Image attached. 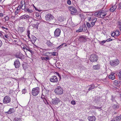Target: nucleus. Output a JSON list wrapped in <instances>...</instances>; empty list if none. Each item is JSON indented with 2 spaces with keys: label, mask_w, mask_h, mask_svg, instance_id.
I'll return each mask as SVG.
<instances>
[{
  "label": "nucleus",
  "mask_w": 121,
  "mask_h": 121,
  "mask_svg": "<svg viewBox=\"0 0 121 121\" xmlns=\"http://www.w3.org/2000/svg\"><path fill=\"white\" fill-rule=\"evenodd\" d=\"M23 2H21V4L22 5H21V8L23 10H25L26 9V5L25 4V2H24V4H23Z\"/></svg>",
  "instance_id": "26"
},
{
  "label": "nucleus",
  "mask_w": 121,
  "mask_h": 121,
  "mask_svg": "<svg viewBox=\"0 0 121 121\" xmlns=\"http://www.w3.org/2000/svg\"><path fill=\"white\" fill-rule=\"evenodd\" d=\"M117 75L118 76V77L121 78V70L119 72L117 73Z\"/></svg>",
  "instance_id": "44"
},
{
  "label": "nucleus",
  "mask_w": 121,
  "mask_h": 121,
  "mask_svg": "<svg viewBox=\"0 0 121 121\" xmlns=\"http://www.w3.org/2000/svg\"><path fill=\"white\" fill-rule=\"evenodd\" d=\"M33 43H35L36 41L37 38L34 36L32 35L29 38Z\"/></svg>",
  "instance_id": "14"
},
{
  "label": "nucleus",
  "mask_w": 121,
  "mask_h": 121,
  "mask_svg": "<svg viewBox=\"0 0 121 121\" xmlns=\"http://www.w3.org/2000/svg\"><path fill=\"white\" fill-rule=\"evenodd\" d=\"M25 11L26 12L31 13L33 12V10L30 9V7L28 8H27L25 10Z\"/></svg>",
  "instance_id": "27"
},
{
  "label": "nucleus",
  "mask_w": 121,
  "mask_h": 121,
  "mask_svg": "<svg viewBox=\"0 0 121 121\" xmlns=\"http://www.w3.org/2000/svg\"><path fill=\"white\" fill-rule=\"evenodd\" d=\"M115 35L116 36H118L120 34V32L118 30H116L115 32Z\"/></svg>",
  "instance_id": "37"
},
{
  "label": "nucleus",
  "mask_w": 121,
  "mask_h": 121,
  "mask_svg": "<svg viewBox=\"0 0 121 121\" xmlns=\"http://www.w3.org/2000/svg\"><path fill=\"white\" fill-rule=\"evenodd\" d=\"M83 25L82 26H80L79 28V29L78 30H76V32H82L83 30Z\"/></svg>",
  "instance_id": "31"
},
{
  "label": "nucleus",
  "mask_w": 121,
  "mask_h": 121,
  "mask_svg": "<svg viewBox=\"0 0 121 121\" xmlns=\"http://www.w3.org/2000/svg\"><path fill=\"white\" fill-rule=\"evenodd\" d=\"M19 19L20 20L22 19V20H26L24 15L20 17Z\"/></svg>",
  "instance_id": "39"
},
{
  "label": "nucleus",
  "mask_w": 121,
  "mask_h": 121,
  "mask_svg": "<svg viewBox=\"0 0 121 121\" xmlns=\"http://www.w3.org/2000/svg\"><path fill=\"white\" fill-rule=\"evenodd\" d=\"M95 87L94 85L93 84H92L88 86H87V88H89L88 89V91H89L90 90L95 88Z\"/></svg>",
  "instance_id": "19"
},
{
  "label": "nucleus",
  "mask_w": 121,
  "mask_h": 121,
  "mask_svg": "<svg viewBox=\"0 0 121 121\" xmlns=\"http://www.w3.org/2000/svg\"><path fill=\"white\" fill-rule=\"evenodd\" d=\"M39 87H37L33 88L32 91V94L34 96L37 95L39 92Z\"/></svg>",
  "instance_id": "3"
},
{
  "label": "nucleus",
  "mask_w": 121,
  "mask_h": 121,
  "mask_svg": "<svg viewBox=\"0 0 121 121\" xmlns=\"http://www.w3.org/2000/svg\"><path fill=\"white\" fill-rule=\"evenodd\" d=\"M15 112L14 109V108H10L8 111V112H5V113H7V114H10L14 113Z\"/></svg>",
  "instance_id": "16"
},
{
  "label": "nucleus",
  "mask_w": 121,
  "mask_h": 121,
  "mask_svg": "<svg viewBox=\"0 0 121 121\" xmlns=\"http://www.w3.org/2000/svg\"><path fill=\"white\" fill-rule=\"evenodd\" d=\"M1 27L5 31H6L7 30H8V29L7 28H5L4 26H1Z\"/></svg>",
  "instance_id": "46"
},
{
  "label": "nucleus",
  "mask_w": 121,
  "mask_h": 121,
  "mask_svg": "<svg viewBox=\"0 0 121 121\" xmlns=\"http://www.w3.org/2000/svg\"><path fill=\"white\" fill-rule=\"evenodd\" d=\"M46 43L47 45L49 47H54L55 46V45L54 44L51 43L49 40H47Z\"/></svg>",
  "instance_id": "18"
},
{
  "label": "nucleus",
  "mask_w": 121,
  "mask_h": 121,
  "mask_svg": "<svg viewBox=\"0 0 121 121\" xmlns=\"http://www.w3.org/2000/svg\"><path fill=\"white\" fill-rule=\"evenodd\" d=\"M87 38L83 36L80 37L78 39V40L81 42H85Z\"/></svg>",
  "instance_id": "15"
},
{
  "label": "nucleus",
  "mask_w": 121,
  "mask_h": 121,
  "mask_svg": "<svg viewBox=\"0 0 121 121\" xmlns=\"http://www.w3.org/2000/svg\"><path fill=\"white\" fill-rule=\"evenodd\" d=\"M98 57L95 54L91 55L90 56V60L92 62H96L97 60Z\"/></svg>",
  "instance_id": "5"
},
{
  "label": "nucleus",
  "mask_w": 121,
  "mask_h": 121,
  "mask_svg": "<svg viewBox=\"0 0 121 121\" xmlns=\"http://www.w3.org/2000/svg\"><path fill=\"white\" fill-rule=\"evenodd\" d=\"M19 12V11H18L16 10L15 12V15H17L18 14V13Z\"/></svg>",
  "instance_id": "62"
},
{
  "label": "nucleus",
  "mask_w": 121,
  "mask_h": 121,
  "mask_svg": "<svg viewBox=\"0 0 121 121\" xmlns=\"http://www.w3.org/2000/svg\"><path fill=\"white\" fill-rule=\"evenodd\" d=\"M113 107L114 109L116 110L118 108L119 106L117 105L114 104L113 105Z\"/></svg>",
  "instance_id": "36"
},
{
  "label": "nucleus",
  "mask_w": 121,
  "mask_h": 121,
  "mask_svg": "<svg viewBox=\"0 0 121 121\" xmlns=\"http://www.w3.org/2000/svg\"><path fill=\"white\" fill-rule=\"evenodd\" d=\"M61 30L59 28L56 29L54 31V36L55 37L59 36L60 34Z\"/></svg>",
  "instance_id": "11"
},
{
  "label": "nucleus",
  "mask_w": 121,
  "mask_h": 121,
  "mask_svg": "<svg viewBox=\"0 0 121 121\" xmlns=\"http://www.w3.org/2000/svg\"><path fill=\"white\" fill-rule=\"evenodd\" d=\"M26 50V52H27V51H29L30 52V53L32 54L34 53V52L32 51L30 48L28 47H27Z\"/></svg>",
  "instance_id": "34"
},
{
  "label": "nucleus",
  "mask_w": 121,
  "mask_h": 121,
  "mask_svg": "<svg viewBox=\"0 0 121 121\" xmlns=\"http://www.w3.org/2000/svg\"><path fill=\"white\" fill-rule=\"evenodd\" d=\"M90 22L91 23V27H92L94 26V25H95V23L94 22Z\"/></svg>",
  "instance_id": "59"
},
{
  "label": "nucleus",
  "mask_w": 121,
  "mask_h": 121,
  "mask_svg": "<svg viewBox=\"0 0 121 121\" xmlns=\"http://www.w3.org/2000/svg\"><path fill=\"white\" fill-rule=\"evenodd\" d=\"M41 59L42 60H45L46 61H47L49 60V57L48 56L45 57H41Z\"/></svg>",
  "instance_id": "30"
},
{
  "label": "nucleus",
  "mask_w": 121,
  "mask_h": 121,
  "mask_svg": "<svg viewBox=\"0 0 121 121\" xmlns=\"http://www.w3.org/2000/svg\"><path fill=\"white\" fill-rule=\"evenodd\" d=\"M107 13L105 12L100 11V17L104 18L106 15Z\"/></svg>",
  "instance_id": "13"
},
{
  "label": "nucleus",
  "mask_w": 121,
  "mask_h": 121,
  "mask_svg": "<svg viewBox=\"0 0 121 121\" xmlns=\"http://www.w3.org/2000/svg\"><path fill=\"white\" fill-rule=\"evenodd\" d=\"M23 69L26 70L27 68V64L25 62H24L22 65Z\"/></svg>",
  "instance_id": "25"
},
{
  "label": "nucleus",
  "mask_w": 121,
  "mask_h": 121,
  "mask_svg": "<svg viewBox=\"0 0 121 121\" xmlns=\"http://www.w3.org/2000/svg\"><path fill=\"white\" fill-rule=\"evenodd\" d=\"M14 65L16 68H18L20 67L21 64L18 59H17L15 60V61L14 62Z\"/></svg>",
  "instance_id": "10"
},
{
  "label": "nucleus",
  "mask_w": 121,
  "mask_h": 121,
  "mask_svg": "<svg viewBox=\"0 0 121 121\" xmlns=\"http://www.w3.org/2000/svg\"><path fill=\"white\" fill-rule=\"evenodd\" d=\"M51 53L52 54V55H53V56H56V52H52Z\"/></svg>",
  "instance_id": "60"
},
{
  "label": "nucleus",
  "mask_w": 121,
  "mask_h": 121,
  "mask_svg": "<svg viewBox=\"0 0 121 121\" xmlns=\"http://www.w3.org/2000/svg\"><path fill=\"white\" fill-rule=\"evenodd\" d=\"M67 3L68 4L70 5L71 4V2L70 0H68L67 1Z\"/></svg>",
  "instance_id": "56"
},
{
  "label": "nucleus",
  "mask_w": 121,
  "mask_h": 121,
  "mask_svg": "<svg viewBox=\"0 0 121 121\" xmlns=\"http://www.w3.org/2000/svg\"><path fill=\"white\" fill-rule=\"evenodd\" d=\"M118 82H119V85H121V78L118 77Z\"/></svg>",
  "instance_id": "45"
},
{
  "label": "nucleus",
  "mask_w": 121,
  "mask_h": 121,
  "mask_svg": "<svg viewBox=\"0 0 121 121\" xmlns=\"http://www.w3.org/2000/svg\"><path fill=\"white\" fill-rule=\"evenodd\" d=\"M88 118L89 121H95L96 119L94 116H89Z\"/></svg>",
  "instance_id": "21"
},
{
  "label": "nucleus",
  "mask_w": 121,
  "mask_h": 121,
  "mask_svg": "<svg viewBox=\"0 0 121 121\" xmlns=\"http://www.w3.org/2000/svg\"><path fill=\"white\" fill-rule=\"evenodd\" d=\"M17 29L18 32L21 33L25 30V28L24 27H18Z\"/></svg>",
  "instance_id": "20"
},
{
  "label": "nucleus",
  "mask_w": 121,
  "mask_h": 121,
  "mask_svg": "<svg viewBox=\"0 0 121 121\" xmlns=\"http://www.w3.org/2000/svg\"><path fill=\"white\" fill-rule=\"evenodd\" d=\"M83 25V27H84L83 28V31H86V30H87V28H86V26H85V25H84H84Z\"/></svg>",
  "instance_id": "51"
},
{
  "label": "nucleus",
  "mask_w": 121,
  "mask_h": 121,
  "mask_svg": "<svg viewBox=\"0 0 121 121\" xmlns=\"http://www.w3.org/2000/svg\"><path fill=\"white\" fill-rule=\"evenodd\" d=\"M117 8V6L115 5H113L110 9V10L111 12H113Z\"/></svg>",
  "instance_id": "23"
},
{
  "label": "nucleus",
  "mask_w": 121,
  "mask_h": 121,
  "mask_svg": "<svg viewBox=\"0 0 121 121\" xmlns=\"http://www.w3.org/2000/svg\"><path fill=\"white\" fill-rule=\"evenodd\" d=\"M71 103L72 104L74 105L75 104V102L74 101L72 100L71 101Z\"/></svg>",
  "instance_id": "63"
},
{
  "label": "nucleus",
  "mask_w": 121,
  "mask_h": 121,
  "mask_svg": "<svg viewBox=\"0 0 121 121\" xmlns=\"http://www.w3.org/2000/svg\"><path fill=\"white\" fill-rule=\"evenodd\" d=\"M106 41L105 40H104L101 41H99V43L101 45H103L104 44L106 43Z\"/></svg>",
  "instance_id": "42"
},
{
  "label": "nucleus",
  "mask_w": 121,
  "mask_h": 121,
  "mask_svg": "<svg viewBox=\"0 0 121 121\" xmlns=\"http://www.w3.org/2000/svg\"><path fill=\"white\" fill-rule=\"evenodd\" d=\"M60 100L58 98L56 97L55 98L52 99V103L54 104H57L60 102Z\"/></svg>",
  "instance_id": "12"
},
{
  "label": "nucleus",
  "mask_w": 121,
  "mask_h": 121,
  "mask_svg": "<svg viewBox=\"0 0 121 121\" xmlns=\"http://www.w3.org/2000/svg\"><path fill=\"white\" fill-rule=\"evenodd\" d=\"M54 92L56 94L60 95L63 93V90L60 86H58L55 90Z\"/></svg>",
  "instance_id": "1"
},
{
  "label": "nucleus",
  "mask_w": 121,
  "mask_h": 121,
  "mask_svg": "<svg viewBox=\"0 0 121 121\" xmlns=\"http://www.w3.org/2000/svg\"><path fill=\"white\" fill-rule=\"evenodd\" d=\"M69 9L72 14L75 15L77 12V10L76 8L74 7L71 6L69 7Z\"/></svg>",
  "instance_id": "8"
},
{
  "label": "nucleus",
  "mask_w": 121,
  "mask_h": 121,
  "mask_svg": "<svg viewBox=\"0 0 121 121\" xmlns=\"http://www.w3.org/2000/svg\"><path fill=\"white\" fill-rule=\"evenodd\" d=\"M43 100L44 102L45 103V104H48V103L47 100L45 98H43Z\"/></svg>",
  "instance_id": "47"
},
{
  "label": "nucleus",
  "mask_w": 121,
  "mask_h": 121,
  "mask_svg": "<svg viewBox=\"0 0 121 121\" xmlns=\"http://www.w3.org/2000/svg\"><path fill=\"white\" fill-rule=\"evenodd\" d=\"M50 81L53 83H57L58 81V78L55 75L52 76L50 78Z\"/></svg>",
  "instance_id": "7"
},
{
  "label": "nucleus",
  "mask_w": 121,
  "mask_h": 121,
  "mask_svg": "<svg viewBox=\"0 0 121 121\" xmlns=\"http://www.w3.org/2000/svg\"><path fill=\"white\" fill-rule=\"evenodd\" d=\"M93 68L94 70H98L100 69V66L99 64L93 65Z\"/></svg>",
  "instance_id": "22"
},
{
  "label": "nucleus",
  "mask_w": 121,
  "mask_h": 121,
  "mask_svg": "<svg viewBox=\"0 0 121 121\" xmlns=\"http://www.w3.org/2000/svg\"><path fill=\"white\" fill-rule=\"evenodd\" d=\"M120 120V118L118 116H117L113 118V120L111 121H119Z\"/></svg>",
  "instance_id": "29"
},
{
  "label": "nucleus",
  "mask_w": 121,
  "mask_h": 121,
  "mask_svg": "<svg viewBox=\"0 0 121 121\" xmlns=\"http://www.w3.org/2000/svg\"><path fill=\"white\" fill-rule=\"evenodd\" d=\"M86 25L87 26L88 28H90L91 27V24H90L89 23L87 22L86 23Z\"/></svg>",
  "instance_id": "50"
},
{
  "label": "nucleus",
  "mask_w": 121,
  "mask_h": 121,
  "mask_svg": "<svg viewBox=\"0 0 121 121\" xmlns=\"http://www.w3.org/2000/svg\"><path fill=\"white\" fill-rule=\"evenodd\" d=\"M27 36L29 38L30 37V31L29 30H28L27 31Z\"/></svg>",
  "instance_id": "49"
},
{
  "label": "nucleus",
  "mask_w": 121,
  "mask_h": 121,
  "mask_svg": "<svg viewBox=\"0 0 121 121\" xmlns=\"http://www.w3.org/2000/svg\"><path fill=\"white\" fill-rule=\"evenodd\" d=\"M36 16L37 17H41L39 15V13H36Z\"/></svg>",
  "instance_id": "64"
},
{
  "label": "nucleus",
  "mask_w": 121,
  "mask_h": 121,
  "mask_svg": "<svg viewBox=\"0 0 121 121\" xmlns=\"http://www.w3.org/2000/svg\"><path fill=\"white\" fill-rule=\"evenodd\" d=\"M100 11L99 12H95L94 13L95 16L96 17H100Z\"/></svg>",
  "instance_id": "33"
},
{
  "label": "nucleus",
  "mask_w": 121,
  "mask_h": 121,
  "mask_svg": "<svg viewBox=\"0 0 121 121\" xmlns=\"http://www.w3.org/2000/svg\"><path fill=\"white\" fill-rule=\"evenodd\" d=\"M109 79L112 80H113L115 78V77L114 76H113L112 75H110L109 76Z\"/></svg>",
  "instance_id": "41"
},
{
  "label": "nucleus",
  "mask_w": 121,
  "mask_h": 121,
  "mask_svg": "<svg viewBox=\"0 0 121 121\" xmlns=\"http://www.w3.org/2000/svg\"><path fill=\"white\" fill-rule=\"evenodd\" d=\"M45 18L47 21L50 22L53 19L54 17L52 14L49 13L46 15L45 16Z\"/></svg>",
  "instance_id": "4"
},
{
  "label": "nucleus",
  "mask_w": 121,
  "mask_h": 121,
  "mask_svg": "<svg viewBox=\"0 0 121 121\" xmlns=\"http://www.w3.org/2000/svg\"><path fill=\"white\" fill-rule=\"evenodd\" d=\"M119 63V60L116 59L114 60H111L110 61L109 64L110 65L112 66H115L118 65Z\"/></svg>",
  "instance_id": "2"
},
{
  "label": "nucleus",
  "mask_w": 121,
  "mask_h": 121,
  "mask_svg": "<svg viewBox=\"0 0 121 121\" xmlns=\"http://www.w3.org/2000/svg\"><path fill=\"white\" fill-rule=\"evenodd\" d=\"M49 92V91L46 90L45 88L43 89V90H42V94L43 93L45 94H47Z\"/></svg>",
  "instance_id": "28"
},
{
  "label": "nucleus",
  "mask_w": 121,
  "mask_h": 121,
  "mask_svg": "<svg viewBox=\"0 0 121 121\" xmlns=\"http://www.w3.org/2000/svg\"><path fill=\"white\" fill-rule=\"evenodd\" d=\"M21 9V6L20 5H19L18 7H17L16 10L18 11L19 10Z\"/></svg>",
  "instance_id": "58"
},
{
  "label": "nucleus",
  "mask_w": 121,
  "mask_h": 121,
  "mask_svg": "<svg viewBox=\"0 0 121 121\" xmlns=\"http://www.w3.org/2000/svg\"><path fill=\"white\" fill-rule=\"evenodd\" d=\"M26 90L25 89H24L22 90V94H25L26 92Z\"/></svg>",
  "instance_id": "53"
},
{
  "label": "nucleus",
  "mask_w": 121,
  "mask_h": 121,
  "mask_svg": "<svg viewBox=\"0 0 121 121\" xmlns=\"http://www.w3.org/2000/svg\"><path fill=\"white\" fill-rule=\"evenodd\" d=\"M20 118L18 117H16L14 118V120L15 121H17L19 120H20Z\"/></svg>",
  "instance_id": "52"
},
{
  "label": "nucleus",
  "mask_w": 121,
  "mask_h": 121,
  "mask_svg": "<svg viewBox=\"0 0 121 121\" xmlns=\"http://www.w3.org/2000/svg\"><path fill=\"white\" fill-rule=\"evenodd\" d=\"M39 24V23L38 22H36L35 24H32L33 27L34 28H35L37 29L38 28V25Z\"/></svg>",
  "instance_id": "24"
},
{
  "label": "nucleus",
  "mask_w": 121,
  "mask_h": 121,
  "mask_svg": "<svg viewBox=\"0 0 121 121\" xmlns=\"http://www.w3.org/2000/svg\"><path fill=\"white\" fill-rule=\"evenodd\" d=\"M113 84L115 86H120L119 85V82L118 81L116 80L114 81Z\"/></svg>",
  "instance_id": "32"
},
{
  "label": "nucleus",
  "mask_w": 121,
  "mask_h": 121,
  "mask_svg": "<svg viewBox=\"0 0 121 121\" xmlns=\"http://www.w3.org/2000/svg\"><path fill=\"white\" fill-rule=\"evenodd\" d=\"M65 44V43H63L61 45H60L59 46L57 47L56 48V49H60V48H62L63 46Z\"/></svg>",
  "instance_id": "35"
},
{
  "label": "nucleus",
  "mask_w": 121,
  "mask_h": 121,
  "mask_svg": "<svg viewBox=\"0 0 121 121\" xmlns=\"http://www.w3.org/2000/svg\"><path fill=\"white\" fill-rule=\"evenodd\" d=\"M112 39H111L109 38V39H108L106 40H105V41H106V42H108L109 41H112Z\"/></svg>",
  "instance_id": "55"
},
{
  "label": "nucleus",
  "mask_w": 121,
  "mask_h": 121,
  "mask_svg": "<svg viewBox=\"0 0 121 121\" xmlns=\"http://www.w3.org/2000/svg\"><path fill=\"white\" fill-rule=\"evenodd\" d=\"M24 15L26 20H28L29 22H30L31 23V22H35V20L33 19L31 16L26 14H25Z\"/></svg>",
  "instance_id": "6"
},
{
  "label": "nucleus",
  "mask_w": 121,
  "mask_h": 121,
  "mask_svg": "<svg viewBox=\"0 0 121 121\" xmlns=\"http://www.w3.org/2000/svg\"><path fill=\"white\" fill-rule=\"evenodd\" d=\"M112 97L111 98V100L112 101H114L115 100V96H114L112 95Z\"/></svg>",
  "instance_id": "48"
},
{
  "label": "nucleus",
  "mask_w": 121,
  "mask_h": 121,
  "mask_svg": "<svg viewBox=\"0 0 121 121\" xmlns=\"http://www.w3.org/2000/svg\"><path fill=\"white\" fill-rule=\"evenodd\" d=\"M10 101V98L8 96H5L3 99V102L4 104H8L9 103Z\"/></svg>",
  "instance_id": "9"
},
{
  "label": "nucleus",
  "mask_w": 121,
  "mask_h": 121,
  "mask_svg": "<svg viewBox=\"0 0 121 121\" xmlns=\"http://www.w3.org/2000/svg\"><path fill=\"white\" fill-rule=\"evenodd\" d=\"M9 19V17L8 16H6L5 18V21H7Z\"/></svg>",
  "instance_id": "54"
},
{
  "label": "nucleus",
  "mask_w": 121,
  "mask_h": 121,
  "mask_svg": "<svg viewBox=\"0 0 121 121\" xmlns=\"http://www.w3.org/2000/svg\"><path fill=\"white\" fill-rule=\"evenodd\" d=\"M117 24L118 25V26H119L120 30L121 32V22L119 21H118L117 22Z\"/></svg>",
  "instance_id": "38"
},
{
  "label": "nucleus",
  "mask_w": 121,
  "mask_h": 121,
  "mask_svg": "<svg viewBox=\"0 0 121 121\" xmlns=\"http://www.w3.org/2000/svg\"><path fill=\"white\" fill-rule=\"evenodd\" d=\"M119 7L118 8L119 10H120V9H121V3H119Z\"/></svg>",
  "instance_id": "61"
},
{
  "label": "nucleus",
  "mask_w": 121,
  "mask_h": 121,
  "mask_svg": "<svg viewBox=\"0 0 121 121\" xmlns=\"http://www.w3.org/2000/svg\"><path fill=\"white\" fill-rule=\"evenodd\" d=\"M115 35V32H112V33H111V36H112V37H114Z\"/></svg>",
  "instance_id": "57"
},
{
  "label": "nucleus",
  "mask_w": 121,
  "mask_h": 121,
  "mask_svg": "<svg viewBox=\"0 0 121 121\" xmlns=\"http://www.w3.org/2000/svg\"><path fill=\"white\" fill-rule=\"evenodd\" d=\"M15 56L17 58H18L22 59L23 57V55L22 53H20L19 54H16L15 55Z\"/></svg>",
  "instance_id": "17"
},
{
  "label": "nucleus",
  "mask_w": 121,
  "mask_h": 121,
  "mask_svg": "<svg viewBox=\"0 0 121 121\" xmlns=\"http://www.w3.org/2000/svg\"><path fill=\"white\" fill-rule=\"evenodd\" d=\"M58 19L60 22H62L64 20V18L62 17H59Z\"/></svg>",
  "instance_id": "40"
},
{
  "label": "nucleus",
  "mask_w": 121,
  "mask_h": 121,
  "mask_svg": "<svg viewBox=\"0 0 121 121\" xmlns=\"http://www.w3.org/2000/svg\"><path fill=\"white\" fill-rule=\"evenodd\" d=\"M97 19L96 18H92V20L91 22L95 23L97 21Z\"/></svg>",
  "instance_id": "43"
}]
</instances>
